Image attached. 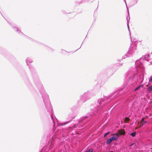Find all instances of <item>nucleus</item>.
<instances>
[{"label": "nucleus", "mask_w": 152, "mask_h": 152, "mask_svg": "<svg viewBox=\"0 0 152 152\" xmlns=\"http://www.w3.org/2000/svg\"><path fill=\"white\" fill-rule=\"evenodd\" d=\"M113 140L110 137L107 140L106 143L107 144H109Z\"/></svg>", "instance_id": "obj_3"}, {"label": "nucleus", "mask_w": 152, "mask_h": 152, "mask_svg": "<svg viewBox=\"0 0 152 152\" xmlns=\"http://www.w3.org/2000/svg\"><path fill=\"white\" fill-rule=\"evenodd\" d=\"M68 122H69L68 121V122H65V123H62L61 124V125L62 126H63V125H64L66 124L67 123H68Z\"/></svg>", "instance_id": "obj_9"}, {"label": "nucleus", "mask_w": 152, "mask_h": 152, "mask_svg": "<svg viewBox=\"0 0 152 152\" xmlns=\"http://www.w3.org/2000/svg\"><path fill=\"white\" fill-rule=\"evenodd\" d=\"M148 91H152V85L150 86H149L148 88Z\"/></svg>", "instance_id": "obj_6"}, {"label": "nucleus", "mask_w": 152, "mask_h": 152, "mask_svg": "<svg viewBox=\"0 0 152 152\" xmlns=\"http://www.w3.org/2000/svg\"><path fill=\"white\" fill-rule=\"evenodd\" d=\"M75 126H76V125H74L73 126V127H75Z\"/></svg>", "instance_id": "obj_14"}, {"label": "nucleus", "mask_w": 152, "mask_h": 152, "mask_svg": "<svg viewBox=\"0 0 152 152\" xmlns=\"http://www.w3.org/2000/svg\"><path fill=\"white\" fill-rule=\"evenodd\" d=\"M145 120V118H142L140 122V125L139 126V127H140L146 124L147 121H144Z\"/></svg>", "instance_id": "obj_2"}, {"label": "nucleus", "mask_w": 152, "mask_h": 152, "mask_svg": "<svg viewBox=\"0 0 152 152\" xmlns=\"http://www.w3.org/2000/svg\"><path fill=\"white\" fill-rule=\"evenodd\" d=\"M140 86H138V87H137L136 88H135L134 91H136L138 90L140 88Z\"/></svg>", "instance_id": "obj_10"}, {"label": "nucleus", "mask_w": 152, "mask_h": 152, "mask_svg": "<svg viewBox=\"0 0 152 152\" xmlns=\"http://www.w3.org/2000/svg\"><path fill=\"white\" fill-rule=\"evenodd\" d=\"M113 135L114 136L113 137H111L113 140L116 141L118 140V138L120 136V134L119 133H117L113 134Z\"/></svg>", "instance_id": "obj_1"}, {"label": "nucleus", "mask_w": 152, "mask_h": 152, "mask_svg": "<svg viewBox=\"0 0 152 152\" xmlns=\"http://www.w3.org/2000/svg\"><path fill=\"white\" fill-rule=\"evenodd\" d=\"M136 134V132H134L131 133L130 134V135L131 136H132V137H134L135 136Z\"/></svg>", "instance_id": "obj_7"}, {"label": "nucleus", "mask_w": 152, "mask_h": 152, "mask_svg": "<svg viewBox=\"0 0 152 152\" xmlns=\"http://www.w3.org/2000/svg\"><path fill=\"white\" fill-rule=\"evenodd\" d=\"M134 144V143H132V144L131 145H130V146H132Z\"/></svg>", "instance_id": "obj_13"}, {"label": "nucleus", "mask_w": 152, "mask_h": 152, "mask_svg": "<svg viewBox=\"0 0 152 152\" xmlns=\"http://www.w3.org/2000/svg\"><path fill=\"white\" fill-rule=\"evenodd\" d=\"M110 133L109 132H108L107 133H105L104 135V137H105L109 133Z\"/></svg>", "instance_id": "obj_11"}, {"label": "nucleus", "mask_w": 152, "mask_h": 152, "mask_svg": "<svg viewBox=\"0 0 152 152\" xmlns=\"http://www.w3.org/2000/svg\"><path fill=\"white\" fill-rule=\"evenodd\" d=\"M130 119L127 117H125L124 122L125 123H127L129 121Z\"/></svg>", "instance_id": "obj_5"}, {"label": "nucleus", "mask_w": 152, "mask_h": 152, "mask_svg": "<svg viewBox=\"0 0 152 152\" xmlns=\"http://www.w3.org/2000/svg\"><path fill=\"white\" fill-rule=\"evenodd\" d=\"M119 134L120 135H124L125 134V132L122 130H119L118 131Z\"/></svg>", "instance_id": "obj_4"}, {"label": "nucleus", "mask_w": 152, "mask_h": 152, "mask_svg": "<svg viewBox=\"0 0 152 152\" xmlns=\"http://www.w3.org/2000/svg\"><path fill=\"white\" fill-rule=\"evenodd\" d=\"M149 81L151 82H152V78L150 79Z\"/></svg>", "instance_id": "obj_12"}, {"label": "nucleus", "mask_w": 152, "mask_h": 152, "mask_svg": "<svg viewBox=\"0 0 152 152\" xmlns=\"http://www.w3.org/2000/svg\"><path fill=\"white\" fill-rule=\"evenodd\" d=\"M85 152H93V149L92 148H91Z\"/></svg>", "instance_id": "obj_8"}]
</instances>
